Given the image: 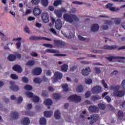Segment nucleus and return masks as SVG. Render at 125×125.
Returning a JSON list of instances; mask_svg holds the SVG:
<instances>
[{"instance_id":"1","label":"nucleus","mask_w":125,"mask_h":125,"mask_svg":"<svg viewBox=\"0 0 125 125\" xmlns=\"http://www.w3.org/2000/svg\"><path fill=\"white\" fill-rule=\"evenodd\" d=\"M120 88V86L118 85H111L109 87V89L110 90H114L113 92V95L114 96H117V97H123L125 94V92L124 90H119Z\"/></svg>"},{"instance_id":"2","label":"nucleus","mask_w":125,"mask_h":125,"mask_svg":"<svg viewBox=\"0 0 125 125\" xmlns=\"http://www.w3.org/2000/svg\"><path fill=\"white\" fill-rule=\"evenodd\" d=\"M63 18L66 22H69V23H73L74 21H77V22L80 21L79 17L74 14H65L63 15Z\"/></svg>"},{"instance_id":"3","label":"nucleus","mask_w":125,"mask_h":125,"mask_svg":"<svg viewBox=\"0 0 125 125\" xmlns=\"http://www.w3.org/2000/svg\"><path fill=\"white\" fill-rule=\"evenodd\" d=\"M68 99L71 102H75V103H79L82 101V97L77 95H72L69 97Z\"/></svg>"},{"instance_id":"4","label":"nucleus","mask_w":125,"mask_h":125,"mask_svg":"<svg viewBox=\"0 0 125 125\" xmlns=\"http://www.w3.org/2000/svg\"><path fill=\"white\" fill-rule=\"evenodd\" d=\"M105 59L106 60L108 61L112 62L113 60H116V59H121L119 60V62H124L123 60H125V57H120V56H110L109 57H105Z\"/></svg>"},{"instance_id":"5","label":"nucleus","mask_w":125,"mask_h":125,"mask_svg":"<svg viewBox=\"0 0 125 125\" xmlns=\"http://www.w3.org/2000/svg\"><path fill=\"white\" fill-rule=\"evenodd\" d=\"M29 39L32 40V41H49V42L52 41L51 39L46 37H38L36 36H31Z\"/></svg>"},{"instance_id":"6","label":"nucleus","mask_w":125,"mask_h":125,"mask_svg":"<svg viewBox=\"0 0 125 125\" xmlns=\"http://www.w3.org/2000/svg\"><path fill=\"white\" fill-rule=\"evenodd\" d=\"M54 42L55 47H60V48H62V47L66 45L65 42L60 40H54Z\"/></svg>"},{"instance_id":"7","label":"nucleus","mask_w":125,"mask_h":125,"mask_svg":"<svg viewBox=\"0 0 125 125\" xmlns=\"http://www.w3.org/2000/svg\"><path fill=\"white\" fill-rule=\"evenodd\" d=\"M65 12H66V10L65 9V8H62L60 10H55L54 11L55 14H56L58 18L62 17V14L65 13Z\"/></svg>"},{"instance_id":"8","label":"nucleus","mask_w":125,"mask_h":125,"mask_svg":"<svg viewBox=\"0 0 125 125\" xmlns=\"http://www.w3.org/2000/svg\"><path fill=\"white\" fill-rule=\"evenodd\" d=\"M99 119V115L98 114H93L91 115V121L90 122V125H94L98 121Z\"/></svg>"},{"instance_id":"9","label":"nucleus","mask_w":125,"mask_h":125,"mask_svg":"<svg viewBox=\"0 0 125 125\" xmlns=\"http://www.w3.org/2000/svg\"><path fill=\"white\" fill-rule=\"evenodd\" d=\"M102 88L100 86H96L92 88V92L94 94H98V93H100V92H102Z\"/></svg>"},{"instance_id":"10","label":"nucleus","mask_w":125,"mask_h":125,"mask_svg":"<svg viewBox=\"0 0 125 125\" xmlns=\"http://www.w3.org/2000/svg\"><path fill=\"white\" fill-rule=\"evenodd\" d=\"M10 84L11 85L10 86V89H11V90H12L13 91H18V90H19V87L15 85V83L11 81L10 82Z\"/></svg>"},{"instance_id":"11","label":"nucleus","mask_w":125,"mask_h":125,"mask_svg":"<svg viewBox=\"0 0 125 125\" xmlns=\"http://www.w3.org/2000/svg\"><path fill=\"white\" fill-rule=\"evenodd\" d=\"M33 13L35 16H39L42 14V11L39 6H36L34 8Z\"/></svg>"},{"instance_id":"12","label":"nucleus","mask_w":125,"mask_h":125,"mask_svg":"<svg viewBox=\"0 0 125 125\" xmlns=\"http://www.w3.org/2000/svg\"><path fill=\"white\" fill-rule=\"evenodd\" d=\"M42 70L40 67H36L32 70V73L34 76H40L42 74Z\"/></svg>"},{"instance_id":"13","label":"nucleus","mask_w":125,"mask_h":125,"mask_svg":"<svg viewBox=\"0 0 125 125\" xmlns=\"http://www.w3.org/2000/svg\"><path fill=\"white\" fill-rule=\"evenodd\" d=\"M48 14L47 13H42L41 16L44 23H47L49 22V19L48 18Z\"/></svg>"},{"instance_id":"14","label":"nucleus","mask_w":125,"mask_h":125,"mask_svg":"<svg viewBox=\"0 0 125 125\" xmlns=\"http://www.w3.org/2000/svg\"><path fill=\"white\" fill-rule=\"evenodd\" d=\"M55 27L57 30H60L62 28V21L61 20L58 19L55 23Z\"/></svg>"},{"instance_id":"15","label":"nucleus","mask_w":125,"mask_h":125,"mask_svg":"<svg viewBox=\"0 0 125 125\" xmlns=\"http://www.w3.org/2000/svg\"><path fill=\"white\" fill-rule=\"evenodd\" d=\"M90 72H91L90 68L87 67H86L85 69H83V70L82 71V73L83 76H88V75H89Z\"/></svg>"},{"instance_id":"16","label":"nucleus","mask_w":125,"mask_h":125,"mask_svg":"<svg viewBox=\"0 0 125 125\" xmlns=\"http://www.w3.org/2000/svg\"><path fill=\"white\" fill-rule=\"evenodd\" d=\"M13 69L14 71H15V72H18V73H22V67L18 64H15L13 67Z\"/></svg>"},{"instance_id":"17","label":"nucleus","mask_w":125,"mask_h":125,"mask_svg":"<svg viewBox=\"0 0 125 125\" xmlns=\"http://www.w3.org/2000/svg\"><path fill=\"white\" fill-rule=\"evenodd\" d=\"M117 46L116 45H104L103 47V49H106L108 50H113V49H116Z\"/></svg>"},{"instance_id":"18","label":"nucleus","mask_w":125,"mask_h":125,"mask_svg":"<svg viewBox=\"0 0 125 125\" xmlns=\"http://www.w3.org/2000/svg\"><path fill=\"white\" fill-rule=\"evenodd\" d=\"M54 76L56 80H61V79L63 78V75L62 74V73L58 71L55 73Z\"/></svg>"},{"instance_id":"19","label":"nucleus","mask_w":125,"mask_h":125,"mask_svg":"<svg viewBox=\"0 0 125 125\" xmlns=\"http://www.w3.org/2000/svg\"><path fill=\"white\" fill-rule=\"evenodd\" d=\"M88 110L90 113H94L98 111V107L95 106H90L89 107Z\"/></svg>"},{"instance_id":"20","label":"nucleus","mask_w":125,"mask_h":125,"mask_svg":"<svg viewBox=\"0 0 125 125\" xmlns=\"http://www.w3.org/2000/svg\"><path fill=\"white\" fill-rule=\"evenodd\" d=\"M11 117L13 120H17L19 118V113L16 111H13L11 112Z\"/></svg>"},{"instance_id":"21","label":"nucleus","mask_w":125,"mask_h":125,"mask_svg":"<svg viewBox=\"0 0 125 125\" xmlns=\"http://www.w3.org/2000/svg\"><path fill=\"white\" fill-rule=\"evenodd\" d=\"M125 115L124 114V112H123L122 110H119L117 113V117L120 121H122L123 119H124V116Z\"/></svg>"},{"instance_id":"22","label":"nucleus","mask_w":125,"mask_h":125,"mask_svg":"<svg viewBox=\"0 0 125 125\" xmlns=\"http://www.w3.org/2000/svg\"><path fill=\"white\" fill-rule=\"evenodd\" d=\"M91 30L92 32H97L99 30V25L97 24H94L91 26Z\"/></svg>"},{"instance_id":"23","label":"nucleus","mask_w":125,"mask_h":125,"mask_svg":"<svg viewBox=\"0 0 125 125\" xmlns=\"http://www.w3.org/2000/svg\"><path fill=\"white\" fill-rule=\"evenodd\" d=\"M17 59L16 55L14 54H11L8 56V60L9 61H15Z\"/></svg>"},{"instance_id":"24","label":"nucleus","mask_w":125,"mask_h":125,"mask_svg":"<svg viewBox=\"0 0 125 125\" xmlns=\"http://www.w3.org/2000/svg\"><path fill=\"white\" fill-rule=\"evenodd\" d=\"M21 125H28L30 124V119L28 117H25L23 118L21 122Z\"/></svg>"},{"instance_id":"25","label":"nucleus","mask_w":125,"mask_h":125,"mask_svg":"<svg viewBox=\"0 0 125 125\" xmlns=\"http://www.w3.org/2000/svg\"><path fill=\"white\" fill-rule=\"evenodd\" d=\"M52 114H53V112L52 111H45L44 112V116L46 118H50L52 116Z\"/></svg>"},{"instance_id":"26","label":"nucleus","mask_w":125,"mask_h":125,"mask_svg":"<svg viewBox=\"0 0 125 125\" xmlns=\"http://www.w3.org/2000/svg\"><path fill=\"white\" fill-rule=\"evenodd\" d=\"M54 117L56 120H59L61 118V113L59 112V110H57L54 113Z\"/></svg>"},{"instance_id":"27","label":"nucleus","mask_w":125,"mask_h":125,"mask_svg":"<svg viewBox=\"0 0 125 125\" xmlns=\"http://www.w3.org/2000/svg\"><path fill=\"white\" fill-rule=\"evenodd\" d=\"M62 87L63 91H64V92H67V91H69V87H68V84L67 83L62 84Z\"/></svg>"},{"instance_id":"28","label":"nucleus","mask_w":125,"mask_h":125,"mask_svg":"<svg viewBox=\"0 0 125 125\" xmlns=\"http://www.w3.org/2000/svg\"><path fill=\"white\" fill-rule=\"evenodd\" d=\"M45 105L47 106H51L52 105V101L50 99H47L45 101L43 102Z\"/></svg>"},{"instance_id":"29","label":"nucleus","mask_w":125,"mask_h":125,"mask_svg":"<svg viewBox=\"0 0 125 125\" xmlns=\"http://www.w3.org/2000/svg\"><path fill=\"white\" fill-rule=\"evenodd\" d=\"M36 62L34 61L30 60L25 64V66H29V67H33Z\"/></svg>"},{"instance_id":"30","label":"nucleus","mask_w":125,"mask_h":125,"mask_svg":"<svg viewBox=\"0 0 125 125\" xmlns=\"http://www.w3.org/2000/svg\"><path fill=\"white\" fill-rule=\"evenodd\" d=\"M62 0H56L53 3L54 6H58V5H62Z\"/></svg>"},{"instance_id":"31","label":"nucleus","mask_w":125,"mask_h":125,"mask_svg":"<svg viewBox=\"0 0 125 125\" xmlns=\"http://www.w3.org/2000/svg\"><path fill=\"white\" fill-rule=\"evenodd\" d=\"M61 71H62V72H67V71H68V65L63 64L62 65Z\"/></svg>"},{"instance_id":"32","label":"nucleus","mask_w":125,"mask_h":125,"mask_svg":"<svg viewBox=\"0 0 125 125\" xmlns=\"http://www.w3.org/2000/svg\"><path fill=\"white\" fill-rule=\"evenodd\" d=\"M48 0H41V4L44 7H46L48 6Z\"/></svg>"},{"instance_id":"33","label":"nucleus","mask_w":125,"mask_h":125,"mask_svg":"<svg viewBox=\"0 0 125 125\" xmlns=\"http://www.w3.org/2000/svg\"><path fill=\"white\" fill-rule=\"evenodd\" d=\"M40 124L41 125H46V119L42 117L40 120Z\"/></svg>"},{"instance_id":"34","label":"nucleus","mask_w":125,"mask_h":125,"mask_svg":"<svg viewBox=\"0 0 125 125\" xmlns=\"http://www.w3.org/2000/svg\"><path fill=\"white\" fill-rule=\"evenodd\" d=\"M53 97L56 100H58V99H60L62 97L61 94L58 93H54L53 94Z\"/></svg>"},{"instance_id":"35","label":"nucleus","mask_w":125,"mask_h":125,"mask_svg":"<svg viewBox=\"0 0 125 125\" xmlns=\"http://www.w3.org/2000/svg\"><path fill=\"white\" fill-rule=\"evenodd\" d=\"M33 81L35 83H42V80L41 78L38 77L34 78Z\"/></svg>"},{"instance_id":"36","label":"nucleus","mask_w":125,"mask_h":125,"mask_svg":"<svg viewBox=\"0 0 125 125\" xmlns=\"http://www.w3.org/2000/svg\"><path fill=\"white\" fill-rule=\"evenodd\" d=\"M46 52H48L49 53H59V52L58 51L50 49H47L46 50Z\"/></svg>"},{"instance_id":"37","label":"nucleus","mask_w":125,"mask_h":125,"mask_svg":"<svg viewBox=\"0 0 125 125\" xmlns=\"http://www.w3.org/2000/svg\"><path fill=\"white\" fill-rule=\"evenodd\" d=\"M77 90L78 92H83V86L82 85H79L77 87Z\"/></svg>"},{"instance_id":"38","label":"nucleus","mask_w":125,"mask_h":125,"mask_svg":"<svg viewBox=\"0 0 125 125\" xmlns=\"http://www.w3.org/2000/svg\"><path fill=\"white\" fill-rule=\"evenodd\" d=\"M33 102L34 103H38L40 102V97L37 96H34L33 98Z\"/></svg>"},{"instance_id":"39","label":"nucleus","mask_w":125,"mask_h":125,"mask_svg":"<svg viewBox=\"0 0 125 125\" xmlns=\"http://www.w3.org/2000/svg\"><path fill=\"white\" fill-rule=\"evenodd\" d=\"M24 89H25V90H28L30 91L33 89V87L30 85H25L24 86Z\"/></svg>"},{"instance_id":"40","label":"nucleus","mask_w":125,"mask_h":125,"mask_svg":"<svg viewBox=\"0 0 125 125\" xmlns=\"http://www.w3.org/2000/svg\"><path fill=\"white\" fill-rule=\"evenodd\" d=\"M98 106L101 110H105V108H106V105L103 104H99Z\"/></svg>"},{"instance_id":"41","label":"nucleus","mask_w":125,"mask_h":125,"mask_svg":"<svg viewBox=\"0 0 125 125\" xmlns=\"http://www.w3.org/2000/svg\"><path fill=\"white\" fill-rule=\"evenodd\" d=\"M85 83L86 84H90V83H92V80L90 78H86L85 79Z\"/></svg>"},{"instance_id":"42","label":"nucleus","mask_w":125,"mask_h":125,"mask_svg":"<svg viewBox=\"0 0 125 125\" xmlns=\"http://www.w3.org/2000/svg\"><path fill=\"white\" fill-rule=\"evenodd\" d=\"M21 81L24 83H29V79L26 77H22Z\"/></svg>"},{"instance_id":"43","label":"nucleus","mask_w":125,"mask_h":125,"mask_svg":"<svg viewBox=\"0 0 125 125\" xmlns=\"http://www.w3.org/2000/svg\"><path fill=\"white\" fill-rule=\"evenodd\" d=\"M31 3L33 5H38L40 3V0H32Z\"/></svg>"},{"instance_id":"44","label":"nucleus","mask_w":125,"mask_h":125,"mask_svg":"<svg viewBox=\"0 0 125 125\" xmlns=\"http://www.w3.org/2000/svg\"><path fill=\"white\" fill-rule=\"evenodd\" d=\"M26 95L27 97H29V98H32V97H33L34 96V94L31 92H27Z\"/></svg>"},{"instance_id":"45","label":"nucleus","mask_w":125,"mask_h":125,"mask_svg":"<svg viewBox=\"0 0 125 125\" xmlns=\"http://www.w3.org/2000/svg\"><path fill=\"white\" fill-rule=\"evenodd\" d=\"M102 83L103 85L104 86V88H106V89L108 88V85L107 84L106 82H105L104 80H102Z\"/></svg>"},{"instance_id":"46","label":"nucleus","mask_w":125,"mask_h":125,"mask_svg":"<svg viewBox=\"0 0 125 125\" xmlns=\"http://www.w3.org/2000/svg\"><path fill=\"white\" fill-rule=\"evenodd\" d=\"M104 99L106 100V101L108 102V103H110L112 101V99H111V97L109 96H106L104 97Z\"/></svg>"},{"instance_id":"47","label":"nucleus","mask_w":125,"mask_h":125,"mask_svg":"<svg viewBox=\"0 0 125 125\" xmlns=\"http://www.w3.org/2000/svg\"><path fill=\"white\" fill-rule=\"evenodd\" d=\"M11 78L13 79V80H17V79H18V76L15 74H13L11 75Z\"/></svg>"},{"instance_id":"48","label":"nucleus","mask_w":125,"mask_h":125,"mask_svg":"<svg viewBox=\"0 0 125 125\" xmlns=\"http://www.w3.org/2000/svg\"><path fill=\"white\" fill-rule=\"evenodd\" d=\"M42 95L43 97H47V96H48L47 91L46 90H43L42 93Z\"/></svg>"},{"instance_id":"49","label":"nucleus","mask_w":125,"mask_h":125,"mask_svg":"<svg viewBox=\"0 0 125 125\" xmlns=\"http://www.w3.org/2000/svg\"><path fill=\"white\" fill-rule=\"evenodd\" d=\"M72 3L73 4H77L78 5H81L82 4H83V3L82 2H80L79 1H73Z\"/></svg>"},{"instance_id":"50","label":"nucleus","mask_w":125,"mask_h":125,"mask_svg":"<svg viewBox=\"0 0 125 125\" xmlns=\"http://www.w3.org/2000/svg\"><path fill=\"white\" fill-rule=\"evenodd\" d=\"M43 46H45L46 47H50V48H52L53 46L52 45L49 43H44L43 44Z\"/></svg>"},{"instance_id":"51","label":"nucleus","mask_w":125,"mask_h":125,"mask_svg":"<svg viewBox=\"0 0 125 125\" xmlns=\"http://www.w3.org/2000/svg\"><path fill=\"white\" fill-rule=\"evenodd\" d=\"M32 12L31 9H27L26 10V12L23 15V16H25L26 15H28V14H30Z\"/></svg>"},{"instance_id":"52","label":"nucleus","mask_w":125,"mask_h":125,"mask_svg":"<svg viewBox=\"0 0 125 125\" xmlns=\"http://www.w3.org/2000/svg\"><path fill=\"white\" fill-rule=\"evenodd\" d=\"M104 24L106 25H112V21H104Z\"/></svg>"},{"instance_id":"53","label":"nucleus","mask_w":125,"mask_h":125,"mask_svg":"<svg viewBox=\"0 0 125 125\" xmlns=\"http://www.w3.org/2000/svg\"><path fill=\"white\" fill-rule=\"evenodd\" d=\"M114 23L116 24V25H119L120 23H122V21L121 19L116 20L114 21Z\"/></svg>"},{"instance_id":"54","label":"nucleus","mask_w":125,"mask_h":125,"mask_svg":"<svg viewBox=\"0 0 125 125\" xmlns=\"http://www.w3.org/2000/svg\"><path fill=\"white\" fill-rule=\"evenodd\" d=\"M95 71L96 74H100V73H101V70H100V68H98V67L95 68Z\"/></svg>"},{"instance_id":"55","label":"nucleus","mask_w":125,"mask_h":125,"mask_svg":"<svg viewBox=\"0 0 125 125\" xmlns=\"http://www.w3.org/2000/svg\"><path fill=\"white\" fill-rule=\"evenodd\" d=\"M91 95V94L89 91H87L85 94V98H88Z\"/></svg>"},{"instance_id":"56","label":"nucleus","mask_w":125,"mask_h":125,"mask_svg":"<svg viewBox=\"0 0 125 125\" xmlns=\"http://www.w3.org/2000/svg\"><path fill=\"white\" fill-rule=\"evenodd\" d=\"M109 10H110V11H118L119 10V9L118 8H116L114 7H111L110 9Z\"/></svg>"},{"instance_id":"57","label":"nucleus","mask_w":125,"mask_h":125,"mask_svg":"<svg viewBox=\"0 0 125 125\" xmlns=\"http://www.w3.org/2000/svg\"><path fill=\"white\" fill-rule=\"evenodd\" d=\"M16 45L17 46V48H18V49H20L21 47V42H17Z\"/></svg>"},{"instance_id":"58","label":"nucleus","mask_w":125,"mask_h":125,"mask_svg":"<svg viewBox=\"0 0 125 125\" xmlns=\"http://www.w3.org/2000/svg\"><path fill=\"white\" fill-rule=\"evenodd\" d=\"M121 86H122L123 89H125V79L122 81Z\"/></svg>"},{"instance_id":"59","label":"nucleus","mask_w":125,"mask_h":125,"mask_svg":"<svg viewBox=\"0 0 125 125\" xmlns=\"http://www.w3.org/2000/svg\"><path fill=\"white\" fill-rule=\"evenodd\" d=\"M91 98L93 101H97V100L98 99V97H97V96H92Z\"/></svg>"},{"instance_id":"60","label":"nucleus","mask_w":125,"mask_h":125,"mask_svg":"<svg viewBox=\"0 0 125 125\" xmlns=\"http://www.w3.org/2000/svg\"><path fill=\"white\" fill-rule=\"evenodd\" d=\"M24 31L25 32V33H27L28 34L30 33V31L29 30V28L28 27V26H25Z\"/></svg>"},{"instance_id":"61","label":"nucleus","mask_w":125,"mask_h":125,"mask_svg":"<svg viewBox=\"0 0 125 125\" xmlns=\"http://www.w3.org/2000/svg\"><path fill=\"white\" fill-rule=\"evenodd\" d=\"M113 6V4L111 3H108L105 5L106 8H111Z\"/></svg>"},{"instance_id":"62","label":"nucleus","mask_w":125,"mask_h":125,"mask_svg":"<svg viewBox=\"0 0 125 125\" xmlns=\"http://www.w3.org/2000/svg\"><path fill=\"white\" fill-rule=\"evenodd\" d=\"M32 104H28L26 106V108L27 109V110H31V109H32Z\"/></svg>"},{"instance_id":"63","label":"nucleus","mask_w":125,"mask_h":125,"mask_svg":"<svg viewBox=\"0 0 125 125\" xmlns=\"http://www.w3.org/2000/svg\"><path fill=\"white\" fill-rule=\"evenodd\" d=\"M76 69H77V66H73L70 68V71L71 72H74V71H76Z\"/></svg>"},{"instance_id":"64","label":"nucleus","mask_w":125,"mask_h":125,"mask_svg":"<svg viewBox=\"0 0 125 125\" xmlns=\"http://www.w3.org/2000/svg\"><path fill=\"white\" fill-rule=\"evenodd\" d=\"M78 39L80 40V41H85V38L80 35L78 36Z\"/></svg>"}]
</instances>
